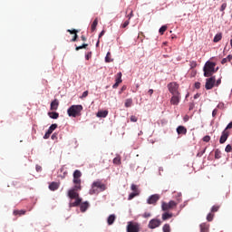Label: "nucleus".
<instances>
[{"mask_svg":"<svg viewBox=\"0 0 232 232\" xmlns=\"http://www.w3.org/2000/svg\"><path fill=\"white\" fill-rule=\"evenodd\" d=\"M82 189V188H75V187H73L72 188L68 190L67 195L69 198H71V200H73V198L75 199L74 202L69 203L70 208H77V206H80L81 202H82V199L79 198V192H77V191H81Z\"/></svg>","mask_w":232,"mask_h":232,"instance_id":"nucleus-1","label":"nucleus"},{"mask_svg":"<svg viewBox=\"0 0 232 232\" xmlns=\"http://www.w3.org/2000/svg\"><path fill=\"white\" fill-rule=\"evenodd\" d=\"M102 191H106V184L102 183L101 180H97L92 184V188L89 190V193L90 195H99V193H102Z\"/></svg>","mask_w":232,"mask_h":232,"instance_id":"nucleus-2","label":"nucleus"},{"mask_svg":"<svg viewBox=\"0 0 232 232\" xmlns=\"http://www.w3.org/2000/svg\"><path fill=\"white\" fill-rule=\"evenodd\" d=\"M215 66H217L216 63L208 61L203 67L204 77H211L213 73L218 72V68L215 70Z\"/></svg>","mask_w":232,"mask_h":232,"instance_id":"nucleus-3","label":"nucleus"},{"mask_svg":"<svg viewBox=\"0 0 232 232\" xmlns=\"http://www.w3.org/2000/svg\"><path fill=\"white\" fill-rule=\"evenodd\" d=\"M81 111H82V105H72L67 110V114L69 117H79L81 116Z\"/></svg>","mask_w":232,"mask_h":232,"instance_id":"nucleus-4","label":"nucleus"},{"mask_svg":"<svg viewBox=\"0 0 232 232\" xmlns=\"http://www.w3.org/2000/svg\"><path fill=\"white\" fill-rule=\"evenodd\" d=\"M179 204H180V199H178L177 202L173 200H170L169 203L162 202L161 204L162 211H169V209H175V208H177Z\"/></svg>","mask_w":232,"mask_h":232,"instance_id":"nucleus-5","label":"nucleus"},{"mask_svg":"<svg viewBox=\"0 0 232 232\" xmlns=\"http://www.w3.org/2000/svg\"><path fill=\"white\" fill-rule=\"evenodd\" d=\"M167 88H168L169 93H171V95H179V94H180V91H179L180 86L179 85V83H177V82H169L167 85Z\"/></svg>","mask_w":232,"mask_h":232,"instance_id":"nucleus-6","label":"nucleus"},{"mask_svg":"<svg viewBox=\"0 0 232 232\" xmlns=\"http://www.w3.org/2000/svg\"><path fill=\"white\" fill-rule=\"evenodd\" d=\"M140 231V225L137 222L129 221L127 225V232H139Z\"/></svg>","mask_w":232,"mask_h":232,"instance_id":"nucleus-7","label":"nucleus"},{"mask_svg":"<svg viewBox=\"0 0 232 232\" xmlns=\"http://www.w3.org/2000/svg\"><path fill=\"white\" fill-rule=\"evenodd\" d=\"M162 221H160V219L153 218L149 222L148 227L150 229H156V227H160Z\"/></svg>","mask_w":232,"mask_h":232,"instance_id":"nucleus-8","label":"nucleus"},{"mask_svg":"<svg viewBox=\"0 0 232 232\" xmlns=\"http://www.w3.org/2000/svg\"><path fill=\"white\" fill-rule=\"evenodd\" d=\"M180 99H182V96L180 94H172L170 98V104H172L173 106H179Z\"/></svg>","mask_w":232,"mask_h":232,"instance_id":"nucleus-9","label":"nucleus"},{"mask_svg":"<svg viewBox=\"0 0 232 232\" xmlns=\"http://www.w3.org/2000/svg\"><path fill=\"white\" fill-rule=\"evenodd\" d=\"M215 76H212L208 79H207L206 84H205V88L206 90H213V87L215 86Z\"/></svg>","mask_w":232,"mask_h":232,"instance_id":"nucleus-10","label":"nucleus"},{"mask_svg":"<svg viewBox=\"0 0 232 232\" xmlns=\"http://www.w3.org/2000/svg\"><path fill=\"white\" fill-rule=\"evenodd\" d=\"M227 139H229V130H227V129H225L221 133L219 144H224L226 140H227Z\"/></svg>","mask_w":232,"mask_h":232,"instance_id":"nucleus-11","label":"nucleus"},{"mask_svg":"<svg viewBox=\"0 0 232 232\" xmlns=\"http://www.w3.org/2000/svg\"><path fill=\"white\" fill-rule=\"evenodd\" d=\"M159 200H160V196L159 194H154L148 198L147 203L155 206Z\"/></svg>","mask_w":232,"mask_h":232,"instance_id":"nucleus-12","label":"nucleus"},{"mask_svg":"<svg viewBox=\"0 0 232 232\" xmlns=\"http://www.w3.org/2000/svg\"><path fill=\"white\" fill-rule=\"evenodd\" d=\"M72 182L74 184L75 189H82V187L81 186V178H73Z\"/></svg>","mask_w":232,"mask_h":232,"instance_id":"nucleus-13","label":"nucleus"},{"mask_svg":"<svg viewBox=\"0 0 232 232\" xmlns=\"http://www.w3.org/2000/svg\"><path fill=\"white\" fill-rule=\"evenodd\" d=\"M178 135H186L188 133V129L186 127L179 125L176 130Z\"/></svg>","mask_w":232,"mask_h":232,"instance_id":"nucleus-14","label":"nucleus"},{"mask_svg":"<svg viewBox=\"0 0 232 232\" xmlns=\"http://www.w3.org/2000/svg\"><path fill=\"white\" fill-rule=\"evenodd\" d=\"M59 108V100L55 99L51 102L50 110L52 111L58 110Z\"/></svg>","mask_w":232,"mask_h":232,"instance_id":"nucleus-15","label":"nucleus"},{"mask_svg":"<svg viewBox=\"0 0 232 232\" xmlns=\"http://www.w3.org/2000/svg\"><path fill=\"white\" fill-rule=\"evenodd\" d=\"M88 208H90V203H88V201H85L82 204L80 203V209L82 213H84Z\"/></svg>","mask_w":232,"mask_h":232,"instance_id":"nucleus-16","label":"nucleus"},{"mask_svg":"<svg viewBox=\"0 0 232 232\" xmlns=\"http://www.w3.org/2000/svg\"><path fill=\"white\" fill-rule=\"evenodd\" d=\"M96 117L105 119V117H108V111H99L96 114Z\"/></svg>","mask_w":232,"mask_h":232,"instance_id":"nucleus-17","label":"nucleus"},{"mask_svg":"<svg viewBox=\"0 0 232 232\" xmlns=\"http://www.w3.org/2000/svg\"><path fill=\"white\" fill-rule=\"evenodd\" d=\"M200 232H209V225L206 223H202L200 226Z\"/></svg>","mask_w":232,"mask_h":232,"instance_id":"nucleus-18","label":"nucleus"},{"mask_svg":"<svg viewBox=\"0 0 232 232\" xmlns=\"http://www.w3.org/2000/svg\"><path fill=\"white\" fill-rule=\"evenodd\" d=\"M49 189L51 191H57V189H59V184L57 182H52L50 185H49Z\"/></svg>","mask_w":232,"mask_h":232,"instance_id":"nucleus-19","label":"nucleus"},{"mask_svg":"<svg viewBox=\"0 0 232 232\" xmlns=\"http://www.w3.org/2000/svg\"><path fill=\"white\" fill-rule=\"evenodd\" d=\"M116 218H117L115 217V214L110 215L109 218H107V223L109 224V226H111L113 222H115Z\"/></svg>","mask_w":232,"mask_h":232,"instance_id":"nucleus-20","label":"nucleus"},{"mask_svg":"<svg viewBox=\"0 0 232 232\" xmlns=\"http://www.w3.org/2000/svg\"><path fill=\"white\" fill-rule=\"evenodd\" d=\"M67 32H69V34H74V36H73L72 39V43H75V41H77V37H78V35H77V30H75V29H73V30L68 29Z\"/></svg>","mask_w":232,"mask_h":232,"instance_id":"nucleus-21","label":"nucleus"},{"mask_svg":"<svg viewBox=\"0 0 232 232\" xmlns=\"http://www.w3.org/2000/svg\"><path fill=\"white\" fill-rule=\"evenodd\" d=\"M173 218V213L165 212L162 214V220H169V218Z\"/></svg>","mask_w":232,"mask_h":232,"instance_id":"nucleus-22","label":"nucleus"},{"mask_svg":"<svg viewBox=\"0 0 232 232\" xmlns=\"http://www.w3.org/2000/svg\"><path fill=\"white\" fill-rule=\"evenodd\" d=\"M220 41H222V33L217 34L214 36L213 43H218Z\"/></svg>","mask_w":232,"mask_h":232,"instance_id":"nucleus-23","label":"nucleus"},{"mask_svg":"<svg viewBox=\"0 0 232 232\" xmlns=\"http://www.w3.org/2000/svg\"><path fill=\"white\" fill-rule=\"evenodd\" d=\"M115 82H118L121 84L122 82V72H118L116 74Z\"/></svg>","mask_w":232,"mask_h":232,"instance_id":"nucleus-24","label":"nucleus"},{"mask_svg":"<svg viewBox=\"0 0 232 232\" xmlns=\"http://www.w3.org/2000/svg\"><path fill=\"white\" fill-rule=\"evenodd\" d=\"M50 119H59V113L55 111L48 112Z\"/></svg>","mask_w":232,"mask_h":232,"instance_id":"nucleus-25","label":"nucleus"},{"mask_svg":"<svg viewBox=\"0 0 232 232\" xmlns=\"http://www.w3.org/2000/svg\"><path fill=\"white\" fill-rule=\"evenodd\" d=\"M132 104H133V100L131 98H129L125 101V108H131Z\"/></svg>","mask_w":232,"mask_h":232,"instance_id":"nucleus-26","label":"nucleus"},{"mask_svg":"<svg viewBox=\"0 0 232 232\" xmlns=\"http://www.w3.org/2000/svg\"><path fill=\"white\" fill-rule=\"evenodd\" d=\"M72 177L76 179H81V177H82V173L81 172V170L76 169L74 170Z\"/></svg>","mask_w":232,"mask_h":232,"instance_id":"nucleus-27","label":"nucleus"},{"mask_svg":"<svg viewBox=\"0 0 232 232\" xmlns=\"http://www.w3.org/2000/svg\"><path fill=\"white\" fill-rule=\"evenodd\" d=\"M232 55L228 54L227 58H223L221 61V64H226V63H231Z\"/></svg>","mask_w":232,"mask_h":232,"instance_id":"nucleus-28","label":"nucleus"},{"mask_svg":"<svg viewBox=\"0 0 232 232\" xmlns=\"http://www.w3.org/2000/svg\"><path fill=\"white\" fill-rule=\"evenodd\" d=\"M14 215L15 217H17V215H19V217H21V215H26V210H14Z\"/></svg>","mask_w":232,"mask_h":232,"instance_id":"nucleus-29","label":"nucleus"},{"mask_svg":"<svg viewBox=\"0 0 232 232\" xmlns=\"http://www.w3.org/2000/svg\"><path fill=\"white\" fill-rule=\"evenodd\" d=\"M97 24H99V21L97 20V18L92 22V25H91V29L92 32H95L96 28H97Z\"/></svg>","mask_w":232,"mask_h":232,"instance_id":"nucleus-30","label":"nucleus"},{"mask_svg":"<svg viewBox=\"0 0 232 232\" xmlns=\"http://www.w3.org/2000/svg\"><path fill=\"white\" fill-rule=\"evenodd\" d=\"M105 63H113V59H111V53H107L105 57Z\"/></svg>","mask_w":232,"mask_h":232,"instance_id":"nucleus-31","label":"nucleus"},{"mask_svg":"<svg viewBox=\"0 0 232 232\" xmlns=\"http://www.w3.org/2000/svg\"><path fill=\"white\" fill-rule=\"evenodd\" d=\"M55 130H57V124L56 123H54V124H52L50 127H49V129H48V130L47 131H49V133H53V131H55Z\"/></svg>","mask_w":232,"mask_h":232,"instance_id":"nucleus-32","label":"nucleus"},{"mask_svg":"<svg viewBox=\"0 0 232 232\" xmlns=\"http://www.w3.org/2000/svg\"><path fill=\"white\" fill-rule=\"evenodd\" d=\"M163 232H171V227L169 224H165L162 227Z\"/></svg>","mask_w":232,"mask_h":232,"instance_id":"nucleus-33","label":"nucleus"},{"mask_svg":"<svg viewBox=\"0 0 232 232\" xmlns=\"http://www.w3.org/2000/svg\"><path fill=\"white\" fill-rule=\"evenodd\" d=\"M139 193L140 192H132L129 195L128 200H133V198H135V197H139Z\"/></svg>","mask_w":232,"mask_h":232,"instance_id":"nucleus-34","label":"nucleus"},{"mask_svg":"<svg viewBox=\"0 0 232 232\" xmlns=\"http://www.w3.org/2000/svg\"><path fill=\"white\" fill-rule=\"evenodd\" d=\"M222 157V152L220 151V150L217 149L215 150V159H221Z\"/></svg>","mask_w":232,"mask_h":232,"instance_id":"nucleus-35","label":"nucleus"},{"mask_svg":"<svg viewBox=\"0 0 232 232\" xmlns=\"http://www.w3.org/2000/svg\"><path fill=\"white\" fill-rule=\"evenodd\" d=\"M213 218H215V214L208 213V216H207L208 222H213Z\"/></svg>","mask_w":232,"mask_h":232,"instance_id":"nucleus-36","label":"nucleus"},{"mask_svg":"<svg viewBox=\"0 0 232 232\" xmlns=\"http://www.w3.org/2000/svg\"><path fill=\"white\" fill-rule=\"evenodd\" d=\"M166 30H168V25L161 26L159 30L160 35H164V32H166Z\"/></svg>","mask_w":232,"mask_h":232,"instance_id":"nucleus-37","label":"nucleus"},{"mask_svg":"<svg viewBox=\"0 0 232 232\" xmlns=\"http://www.w3.org/2000/svg\"><path fill=\"white\" fill-rule=\"evenodd\" d=\"M220 209V206L218 205H214L212 208H211V213H217V211H218Z\"/></svg>","mask_w":232,"mask_h":232,"instance_id":"nucleus-38","label":"nucleus"},{"mask_svg":"<svg viewBox=\"0 0 232 232\" xmlns=\"http://www.w3.org/2000/svg\"><path fill=\"white\" fill-rule=\"evenodd\" d=\"M83 48H88V44H83L81 46H76L75 50L76 52H79V50H82Z\"/></svg>","mask_w":232,"mask_h":232,"instance_id":"nucleus-39","label":"nucleus"},{"mask_svg":"<svg viewBox=\"0 0 232 232\" xmlns=\"http://www.w3.org/2000/svg\"><path fill=\"white\" fill-rule=\"evenodd\" d=\"M130 189H131V191H134V193H139V188H137V185H135V184H132L130 186Z\"/></svg>","mask_w":232,"mask_h":232,"instance_id":"nucleus-40","label":"nucleus"},{"mask_svg":"<svg viewBox=\"0 0 232 232\" xmlns=\"http://www.w3.org/2000/svg\"><path fill=\"white\" fill-rule=\"evenodd\" d=\"M129 10H130V12L129 14H127L128 21H130V19H131V17H133V10L128 8V9H127V12H128Z\"/></svg>","mask_w":232,"mask_h":232,"instance_id":"nucleus-41","label":"nucleus"},{"mask_svg":"<svg viewBox=\"0 0 232 232\" xmlns=\"http://www.w3.org/2000/svg\"><path fill=\"white\" fill-rule=\"evenodd\" d=\"M113 164H121V158L120 157H116L113 159Z\"/></svg>","mask_w":232,"mask_h":232,"instance_id":"nucleus-42","label":"nucleus"},{"mask_svg":"<svg viewBox=\"0 0 232 232\" xmlns=\"http://www.w3.org/2000/svg\"><path fill=\"white\" fill-rule=\"evenodd\" d=\"M231 150H232V146L230 144L227 145L225 151L227 153H231Z\"/></svg>","mask_w":232,"mask_h":232,"instance_id":"nucleus-43","label":"nucleus"},{"mask_svg":"<svg viewBox=\"0 0 232 232\" xmlns=\"http://www.w3.org/2000/svg\"><path fill=\"white\" fill-rule=\"evenodd\" d=\"M226 8H227V3L222 4L220 7V12H224Z\"/></svg>","mask_w":232,"mask_h":232,"instance_id":"nucleus-44","label":"nucleus"},{"mask_svg":"<svg viewBox=\"0 0 232 232\" xmlns=\"http://www.w3.org/2000/svg\"><path fill=\"white\" fill-rule=\"evenodd\" d=\"M137 121H139V118H137V116H130V122H137Z\"/></svg>","mask_w":232,"mask_h":232,"instance_id":"nucleus-45","label":"nucleus"},{"mask_svg":"<svg viewBox=\"0 0 232 232\" xmlns=\"http://www.w3.org/2000/svg\"><path fill=\"white\" fill-rule=\"evenodd\" d=\"M218 108L219 110H224V108H226V105L224 104V102H219V103L218 104Z\"/></svg>","mask_w":232,"mask_h":232,"instance_id":"nucleus-46","label":"nucleus"},{"mask_svg":"<svg viewBox=\"0 0 232 232\" xmlns=\"http://www.w3.org/2000/svg\"><path fill=\"white\" fill-rule=\"evenodd\" d=\"M211 140V137H209L208 135L203 137V141L204 142H209Z\"/></svg>","mask_w":232,"mask_h":232,"instance_id":"nucleus-47","label":"nucleus"},{"mask_svg":"<svg viewBox=\"0 0 232 232\" xmlns=\"http://www.w3.org/2000/svg\"><path fill=\"white\" fill-rule=\"evenodd\" d=\"M130 24V20L125 21L122 24H121V28H127V26Z\"/></svg>","mask_w":232,"mask_h":232,"instance_id":"nucleus-48","label":"nucleus"},{"mask_svg":"<svg viewBox=\"0 0 232 232\" xmlns=\"http://www.w3.org/2000/svg\"><path fill=\"white\" fill-rule=\"evenodd\" d=\"M50 135H52V132L47 130L44 136V139H50Z\"/></svg>","mask_w":232,"mask_h":232,"instance_id":"nucleus-49","label":"nucleus"},{"mask_svg":"<svg viewBox=\"0 0 232 232\" xmlns=\"http://www.w3.org/2000/svg\"><path fill=\"white\" fill-rule=\"evenodd\" d=\"M85 59L87 61H90V59H92V52H89L86 55H85Z\"/></svg>","mask_w":232,"mask_h":232,"instance_id":"nucleus-50","label":"nucleus"},{"mask_svg":"<svg viewBox=\"0 0 232 232\" xmlns=\"http://www.w3.org/2000/svg\"><path fill=\"white\" fill-rule=\"evenodd\" d=\"M88 97V91H85L82 92V95L81 96V99H86Z\"/></svg>","mask_w":232,"mask_h":232,"instance_id":"nucleus-51","label":"nucleus"},{"mask_svg":"<svg viewBox=\"0 0 232 232\" xmlns=\"http://www.w3.org/2000/svg\"><path fill=\"white\" fill-rule=\"evenodd\" d=\"M206 150L207 148H205L203 150H201L200 152L198 153V157H202V155H204L206 153Z\"/></svg>","mask_w":232,"mask_h":232,"instance_id":"nucleus-52","label":"nucleus"},{"mask_svg":"<svg viewBox=\"0 0 232 232\" xmlns=\"http://www.w3.org/2000/svg\"><path fill=\"white\" fill-rule=\"evenodd\" d=\"M150 217H151V214H150V212H145V213L143 214V218H150Z\"/></svg>","mask_w":232,"mask_h":232,"instance_id":"nucleus-53","label":"nucleus"},{"mask_svg":"<svg viewBox=\"0 0 232 232\" xmlns=\"http://www.w3.org/2000/svg\"><path fill=\"white\" fill-rule=\"evenodd\" d=\"M35 169L39 173L40 171H43V167H41L40 165H36Z\"/></svg>","mask_w":232,"mask_h":232,"instance_id":"nucleus-54","label":"nucleus"},{"mask_svg":"<svg viewBox=\"0 0 232 232\" xmlns=\"http://www.w3.org/2000/svg\"><path fill=\"white\" fill-rule=\"evenodd\" d=\"M218 113V110L214 109L212 111V117H217V114Z\"/></svg>","mask_w":232,"mask_h":232,"instance_id":"nucleus-55","label":"nucleus"},{"mask_svg":"<svg viewBox=\"0 0 232 232\" xmlns=\"http://www.w3.org/2000/svg\"><path fill=\"white\" fill-rule=\"evenodd\" d=\"M120 84L121 83H119L118 82H115V83L112 85V88L115 90V89L119 88Z\"/></svg>","mask_w":232,"mask_h":232,"instance_id":"nucleus-56","label":"nucleus"},{"mask_svg":"<svg viewBox=\"0 0 232 232\" xmlns=\"http://www.w3.org/2000/svg\"><path fill=\"white\" fill-rule=\"evenodd\" d=\"M195 88H196L197 90H200V82H197L195 83Z\"/></svg>","mask_w":232,"mask_h":232,"instance_id":"nucleus-57","label":"nucleus"},{"mask_svg":"<svg viewBox=\"0 0 232 232\" xmlns=\"http://www.w3.org/2000/svg\"><path fill=\"white\" fill-rule=\"evenodd\" d=\"M194 108H195V103L190 102V103H189V108H188V110L191 111V110H193Z\"/></svg>","mask_w":232,"mask_h":232,"instance_id":"nucleus-58","label":"nucleus"},{"mask_svg":"<svg viewBox=\"0 0 232 232\" xmlns=\"http://www.w3.org/2000/svg\"><path fill=\"white\" fill-rule=\"evenodd\" d=\"M231 128H232V122L228 123L225 130H227V131L228 130H231Z\"/></svg>","mask_w":232,"mask_h":232,"instance_id":"nucleus-59","label":"nucleus"},{"mask_svg":"<svg viewBox=\"0 0 232 232\" xmlns=\"http://www.w3.org/2000/svg\"><path fill=\"white\" fill-rule=\"evenodd\" d=\"M153 89H150L149 91H148V95H150V97H151V95H153Z\"/></svg>","mask_w":232,"mask_h":232,"instance_id":"nucleus-60","label":"nucleus"},{"mask_svg":"<svg viewBox=\"0 0 232 232\" xmlns=\"http://www.w3.org/2000/svg\"><path fill=\"white\" fill-rule=\"evenodd\" d=\"M104 34H106V31L102 30L100 34H99V39H101V37H102V35H104Z\"/></svg>","mask_w":232,"mask_h":232,"instance_id":"nucleus-61","label":"nucleus"},{"mask_svg":"<svg viewBox=\"0 0 232 232\" xmlns=\"http://www.w3.org/2000/svg\"><path fill=\"white\" fill-rule=\"evenodd\" d=\"M183 121H184V122H188V121H189V116L186 115V116L183 118Z\"/></svg>","mask_w":232,"mask_h":232,"instance_id":"nucleus-62","label":"nucleus"},{"mask_svg":"<svg viewBox=\"0 0 232 232\" xmlns=\"http://www.w3.org/2000/svg\"><path fill=\"white\" fill-rule=\"evenodd\" d=\"M222 83V80L221 79H218L217 82H216V86H218L219 84Z\"/></svg>","mask_w":232,"mask_h":232,"instance_id":"nucleus-63","label":"nucleus"},{"mask_svg":"<svg viewBox=\"0 0 232 232\" xmlns=\"http://www.w3.org/2000/svg\"><path fill=\"white\" fill-rule=\"evenodd\" d=\"M198 97H200L199 93H197V94L194 95V99H198Z\"/></svg>","mask_w":232,"mask_h":232,"instance_id":"nucleus-64","label":"nucleus"}]
</instances>
